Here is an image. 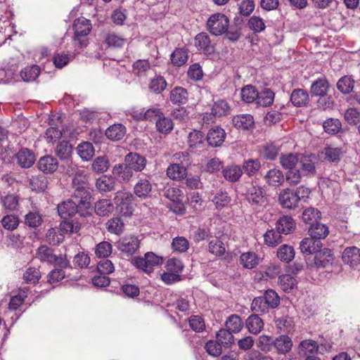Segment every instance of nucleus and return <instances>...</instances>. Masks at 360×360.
<instances>
[{
  "instance_id": "nucleus-21",
  "label": "nucleus",
  "mask_w": 360,
  "mask_h": 360,
  "mask_svg": "<svg viewBox=\"0 0 360 360\" xmlns=\"http://www.w3.org/2000/svg\"><path fill=\"white\" fill-rule=\"evenodd\" d=\"M295 227V223L292 218L289 216L281 217L276 224V229L279 233L289 234Z\"/></svg>"
},
{
  "instance_id": "nucleus-50",
  "label": "nucleus",
  "mask_w": 360,
  "mask_h": 360,
  "mask_svg": "<svg viewBox=\"0 0 360 360\" xmlns=\"http://www.w3.org/2000/svg\"><path fill=\"white\" fill-rule=\"evenodd\" d=\"M105 42L109 47L120 48L126 43V39L122 35L111 32L106 35Z\"/></svg>"
},
{
  "instance_id": "nucleus-30",
  "label": "nucleus",
  "mask_w": 360,
  "mask_h": 360,
  "mask_svg": "<svg viewBox=\"0 0 360 360\" xmlns=\"http://www.w3.org/2000/svg\"><path fill=\"white\" fill-rule=\"evenodd\" d=\"M274 345L278 353L286 354L291 349L292 347V342L290 338L283 335L276 338L274 341Z\"/></svg>"
},
{
  "instance_id": "nucleus-41",
  "label": "nucleus",
  "mask_w": 360,
  "mask_h": 360,
  "mask_svg": "<svg viewBox=\"0 0 360 360\" xmlns=\"http://www.w3.org/2000/svg\"><path fill=\"white\" fill-rule=\"evenodd\" d=\"M1 203L6 211H15L19 205V198L14 194H8L1 198Z\"/></svg>"
},
{
  "instance_id": "nucleus-53",
  "label": "nucleus",
  "mask_w": 360,
  "mask_h": 360,
  "mask_svg": "<svg viewBox=\"0 0 360 360\" xmlns=\"http://www.w3.org/2000/svg\"><path fill=\"white\" fill-rule=\"evenodd\" d=\"M77 149L81 158L86 161L90 160L94 155L95 150L93 145L89 142L80 143Z\"/></svg>"
},
{
  "instance_id": "nucleus-18",
  "label": "nucleus",
  "mask_w": 360,
  "mask_h": 360,
  "mask_svg": "<svg viewBox=\"0 0 360 360\" xmlns=\"http://www.w3.org/2000/svg\"><path fill=\"white\" fill-rule=\"evenodd\" d=\"M152 191V185L147 179H140L134 185V193L139 198L146 199L150 196Z\"/></svg>"
},
{
  "instance_id": "nucleus-29",
  "label": "nucleus",
  "mask_w": 360,
  "mask_h": 360,
  "mask_svg": "<svg viewBox=\"0 0 360 360\" xmlns=\"http://www.w3.org/2000/svg\"><path fill=\"white\" fill-rule=\"evenodd\" d=\"M323 130L330 135H336L342 130V123L338 118L330 117L322 124Z\"/></svg>"
},
{
  "instance_id": "nucleus-48",
  "label": "nucleus",
  "mask_w": 360,
  "mask_h": 360,
  "mask_svg": "<svg viewBox=\"0 0 360 360\" xmlns=\"http://www.w3.org/2000/svg\"><path fill=\"white\" fill-rule=\"evenodd\" d=\"M112 252V245L108 241H102L95 247V255L98 258L105 259L108 257Z\"/></svg>"
},
{
  "instance_id": "nucleus-43",
  "label": "nucleus",
  "mask_w": 360,
  "mask_h": 360,
  "mask_svg": "<svg viewBox=\"0 0 360 360\" xmlns=\"http://www.w3.org/2000/svg\"><path fill=\"white\" fill-rule=\"evenodd\" d=\"M204 136L199 131H193L188 134V143L191 149H200L202 148Z\"/></svg>"
},
{
  "instance_id": "nucleus-27",
  "label": "nucleus",
  "mask_w": 360,
  "mask_h": 360,
  "mask_svg": "<svg viewBox=\"0 0 360 360\" xmlns=\"http://www.w3.org/2000/svg\"><path fill=\"white\" fill-rule=\"evenodd\" d=\"M126 134V128L121 124H115L110 126L105 131L106 136L112 141L122 139Z\"/></svg>"
},
{
  "instance_id": "nucleus-42",
  "label": "nucleus",
  "mask_w": 360,
  "mask_h": 360,
  "mask_svg": "<svg viewBox=\"0 0 360 360\" xmlns=\"http://www.w3.org/2000/svg\"><path fill=\"white\" fill-rule=\"evenodd\" d=\"M274 99V93L270 89H265L258 92V96L256 98V103L262 107L271 105Z\"/></svg>"
},
{
  "instance_id": "nucleus-34",
  "label": "nucleus",
  "mask_w": 360,
  "mask_h": 360,
  "mask_svg": "<svg viewBox=\"0 0 360 360\" xmlns=\"http://www.w3.org/2000/svg\"><path fill=\"white\" fill-rule=\"evenodd\" d=\"M115 180L111 176L103 175L98 178L96 186L101 192H108L115 188Z\"/></svg>"
},
{
  "instance_id": "nucleus-32",
  "label": "nucleus",
  "mask_w": 360,
  "mask_h": 360,
  "mask_svg": "<svg viewBox=\"0 0 360 360\" xmlns=\"http://www.w3.org/2000/svg\"><path fill=\"white\" fill-rule=\"evenodd\" d=\"M240 262L244 268L252 269L259 264V259L255 253L247 252L240 255Z\"/></svg>"
},
{
  "instance_id": "nucleus-58",
  "label": "nucleus",
  "mask_w": 360,
  "mask_h": 360,
  "mask_svg": "<svg viewBox=\"0 0 360 360\" xmlns=\"http://www.w3.org/2000/svg\"><path fill=\"white\" fill-rule=\"evenodd\" d=\"M269 309L270 308L262 296L255 297L251 304V310L257 314H264L269 311Z\"/></svg>"
},
{
  "instance_id": "nucleus-60",
  "label": "nucleus",
  "mask_w": 360,
  "mask_h": 360,
  "mask_svg": "<svg viewBox=\"0 0 360 360\" xmlns=\"http://www.w3.org/2000/svg\"><path fill=\"white\" fill-rule=\"evenodd\" d=\"M37 257L42 262H46L51 264L54 259L53 250L46 245L39 247L37 252Z\"/></svg>"
},
{
  "instance_id": "nucleus-7",
  "label": "nucleus",
  "mask_w": 360,
  "mask_h": 360,
  "mask_svg": "<svg viewBox=\"0 0 360 360\" xmlns=\"http://www.w3.org/2000/svg\"><path fill=\"white\" fill-rule=\"evenodd\" d=\"M245 198L252 205L262 206L266 202L265 191L259 186L252 185L245 193Z\"/></svg>"
},
{
  "instance_id": "nucleus-54",
  "label": "nucleus",
  "mask_w": 360,
  "mask_h": 360,
  "mask_svg": "<svg viewBox=\"0 0 360 360\" xmlns=\"http://www.w3.org/2000/svg\"><path fill=\"white\" fill-rule=\"evenodd\" d=\"M156 128L158 131L167 134L172 130L173 122L170 118L165 117L161 113L156 121Z\"/></svg>"
},
{
  "instance_id": "nucleus-38",
  "label": "nucleus",
  "mask_w": 360,
  "mask_h": 360,
  "mask_svg": "<svg viewBox=\"0 0 360 360\" xmlns=\"http://www.w3.org/2000/svg\"><path fill=\"white\" fill-rule=\"evenodd\" d=\"M355 81L352 76H343L337 83L338 89L342 94H347L352 91Z\"/></svg>"
},
{
  "instance_id": "nucleus-20",
  "label": "nucleus",
  "mask_w": 360,
  "mask_h": 360,
  "mask_svg": "<svg viewBox=\"0 0 360 360\" xmlns=\"http://www.w3.org/2000/svg\"><path fill=\"white\" fill-rule=\"evenodd\" d=\"M310 237L304 238L300 245L302 253L305 256H311L315 253V236H313L314 229L309 228Z\"/></svg>"
},
{
  "instance_id": "nucleus-61",
  "label": "nucleus",
  "mask_w": 360,
  "mask_h": 360,
  "mask_svg": "<svg viewBox=\"0 0 360 360\" xmlns=\"http://www.w3.org/2000/svg\"><path fill=\"white\" fill-rule=\"evenodd\" d=\"M217 340L222 346H229L233 342V333L227 329H221L217 334Z\"/></svg>"
},
{
  "instance_id": "nucleus-49",
  "label": "nucleus",
  "mask_w": 360,
  "mask_h": 360,
  "mask_svg": "<svg viewBox=\"0 0 360 360\" xmlns=\"http://www.w3.org/2000/svg\"><path fill=\"white\" fill-rule=\"evenodd\" d=\"M229 112V105L224 100H219L214 102L212 108V114L217 117L226 116Z\"/></svg>"
},
{
  "instance_id": "nucleus-39",
  "label": "nucleus",
  "mask_w": 360,
  "mask_h": 360,
  "mask_svg": "<svg viewBox=\"0 0 360 360\" xmlns=\"http://www.w3.org/2000/svg\"><path fill=\"white\" fill-rule=\"evenodd\" d=\"M278 258L285 263H289L295 257L294 248L288 245H282L277 250Z\"/></svg>"
},
{
  "instance_id": "nucleus-13",
  "label": "nucleus",
  "mask_w": 360,
  "mask_h": 360,
  "mask_svg": "<svg viewBox=\"0 0 360 360\" xmlns=\"http://www.w3.org/2000/svg\"><path fill=\"white\" fill-rule=\"evenodd\" d=\"M226 138V133L222 128H212L207 133V141L210 146L212 147L220 146Z\"/></svg>"
},
{
  "instance_id": "nucleus-19",
  "label": "nucleus",
  "mask_w": 360,
  "mask_h": 360,
  "mask_svg": "<svg viewBox=\"0 0 360 360\" xmlns=\"http://www.w3.org/2000/svg\"><path fill=\"white\" fill-rule=\"evenodd\" d=\"M58 167L57 160L50 155L41 158L38 162L39 169L44 173H53L56 171Z\"/></svg>"
},
{
  "instance_id": "nucleus-59",
  "label": "nucleus",
  "mask_w": 360,
  "mask_h": 360,
  "mask_svg": "<svg viewBox=\"0 0 360 360\" xmlns=\"http://www.w3.org/2000/svg\"><path fill=\"white\" fill-rule=\"evenodd\" d=\"M248 27L255 33L262 32L266 27L264 20L255 15L252 16L248 20Z\"/></svg>"
},
{
  "instance_id": "nucleus-55",
  "label": "nucleus",
  "mask_w": 360,
  "mask_h": 360,
  "mask_svg": "<svg viewBox=\"0 0 360 360\" xmlns=\"http://www.w3.org/2000/svg\"><path fill=\"white\" fill-rule=\"evenodd\" d=\"M279 285L285 292H290L297 286V282L294 277L289 274L279 276Z\"/></svg>"
},
{
  "instance_id": "nucleus-1",
  "label": "nucleus",
  "mask_w": 360,
  "mask_h": 360,
  "mask_svg": "<svg viewBox=\"0 0 360 360\" xmlns=\"http://www.w3.org/2000/svg\"><path fill=\"white\" fill-rule=\"evenodd\" d=\"M75 36L73 43L76 48L82 49L88 44L86 36L91 30V23L89 20L84 18H79L75 20L73 24Z\"/></svg>"
},
{
  "instance_id": "nucleus-40",
  "label": "nucleus",
  "mask_w": 360,
  "mask_h": 360,
  "mask_svg": "<svg viewBox=\"0 0 360 360\" xmlns=\"http://www.w3.org/2000/svg\"><path fill=\"white\" fill-rule=\"evenodd\" d=\"M226 328L232 333H236L241 330L243 326L240 317L236 314L229 316L225 323Z\"/></svg>"
},
{
  "instance_id": "nucleus-57",
  "label": "nucleus",
  "mask_w": 360,
  "mask_h": 360,
  "mask_svg": "<svg viewBox=\"0 0 360 360\" xmlns=\"http://www.w3.org/2000/svg\"><path fill=\"white\" fill-rule=\"evenodd\" d=\"M258 96V91L255 87L252 85H247L241 90V97L243 101L252 103L256 100Z\"/></svg>"
},
{
  "instance_id": "nucleus-26",
  "label": "nucleus",
  "mask_w": 360,
  "mask_h": 360,
  "mask_svg": "<svg viewBox=\"0 0 360 360\" xmlns=\"http://www.w3.org/2000/svg\"><path fill=\"white\" fill-rule=\"evenodd\" d=\"M95 212L101 217L108 216L114 210V205L108 199H101L95 203Z\"/></svg>"
},
{
  "instance_id": "nucleus-35",
  "label": "nucleus",
  "mask_w": 360,
  "mask_h": 360,
  "mask_svg": "<svg viewBox=\"0 0 360 360\" xmlns=\"http://www.w3.org/2000/svg\"><path fill=\"white\" fill-rule=\"evenodd\" d=\"M113 174L123 181H129L133 176V170L126 164L115 165L112 169Z\"/></svg>"
},
{
  "instance_id": "nucleus-45",
  "label": "nucleus",
  "mask_w": 360,
  "mask_h": 360,
  "mask_svg": "<svg viewBox=\"0 0 360 360\" xmlns=\"http://www.w3.org/2000/svg\"><path fill=\"white\" fill-rule=\"evenodd\" d=\"M72 151V146L68 141H60L56 148V154L60 160L68 161Z\"/></svg>"
},
{
  "instance_id": "nucleus-6",
  "label": "nucleus",
  "mask_w": 360,
  "mask_h": 360,
  "mask_svg": "<svg viewBox=\"0 0 360 360\" xmlns=\"http://www.w3.org/2000/svg\"><path fill=\"white\" fill-rule=\"evenodd\" d=\"M323 244L316 242V269L328 268L334 261V255L329 248H322Z\"/></svg>"
},
{
  "instance_id": "nucleus-64",
  "label": "nucleus",
  "mask_w": 360,
  "mask_h": 360,
  "mask_svg": "<svg viewBox=\"0 0 360 360\" xmlns=\"http://www.w3.org/2000/svg\"><path fill=\"white\" fill-rule=\"evenodd\" d=\"M109 162L105 157L100 156L96 158L92 162V169L97 173H103L109 168Z\"/></svg>"
},
{
  "instance_id": "nucleus-10",
  "label": "nucleus",
  "mask_w": 360,
  "mask_h": 360,
  "mask_svg": "<svg viewBox=\"0 0 360 360\" xmlns=\"http://www.w3.org/2000/svg\"><path fill=\"white\" fill-rule=\"evenodd\" d=\"M278 200L283 208L292 209L297 207L299 200L295 191L287 188L281 191Z\"/></svg>"
},
{
  "instance_id": "nucleus-25",
  "label": "nucleus",
  "mask_w": 360,
  "mask_h": 360,
  "mask_svg": "<svg viewBox=\"0 0 360 360\" xmlns=\"http://www.w3.org/2000/svg\"><path fill=\"white\" fill-rule=\"evenodd\" d=\"M48 185L47 178L44 174L33 175L29 179V186L36 192L44 191Z\"/></svg>"
},
{
  "instance_id": "nucleus-12",
  "label": "nucleus",
  "mask_w": 360,
  "mask_h": 360,
  "mask_svg": "<svg viewBox=\"0 0 360 360\" xmlns=\"http://www.w3.org/2000/svg\"><path fill=\"white\" fill-rule=\"evenodd\" d=\"M58 212L61 218L67 219L77 212L79 214V205L72 200H66L58 205Z\"/></svg>"
},
{
  "instance_id": "nucleus-52",
  "label": "nucleus",
  "mask_w": 360,
  "mask_h": 360,
  "mask_svg": "<svg viewBox=\"0 0 360 360\" xmlns=\"http://www.w3.org/2000/svg\"><path fill=\"white\" fill-rule=\"evenodd\" d=\"M46 238L49 244L56 245L64 240L65 236L61 233L60 229L54 227L48 230Z\"/></svg>"
},
{
  "instance_id": "nucleus-62",
  "label": "nucleus",
  "mask_w": 360,
  "mask_h": 360,
  "mask_svg": "<svg viewBox=\"0 0 360 360\" xmlns=\"http://www.w3.org/2000/svg\"><path fill=\"white\" fill-rule=\"evenodd\" d=\"M262 297L269 308H276L280 303V297L274 290L269 289L266 290Z\"/></svg>"
},
{
  "instance_id": "nucleus-2",
  "label": "nucleus",
  "mask_w": 360,
  "mask_h": 360,
  "mask_svg": "<svg viewBox=\"0 0 360 360\" xmlns=\"http://www.w3.org/2000/svg\"><path fill=\"white\" fill-rule=\"evenodd\" d=\"M163 258L152 252H146L143 257H134L132 264L143 271L150 274L153 271L155 266L161 264Z\"/></svg>"
},
{
  "instance_id": "nucleus-28",
  "label": "nucleus",
  "mask_w": 360,
  "mask_h": 360,
  "mask_svg": "<svg viewBox=\"0 0 360 360\" xmlns=\"http://www.w3.org/2000/svg\"><path fill=\"white\" fill-rule=\"evenodd\" d=\"M266 182L271 186H279L283 182V175L278 169H271L264 176Z\"/></svg>"
},
{
  "instance_id": "nucleus-8",
  "label": "nucleus",
  "mask_w": 360,
  "mask_h": 360,
  "mask_svg": "<svg viewBox=\"0 0 360 360\" xmlns=\"http://www.w3.org/2000/svg\"><path fill=\"white\" fill-rule=\"evenodd\" d=\"M140 241L138 238L133 236H128L122 238L117 243L118 250L127 255H131L135 253L139 248Z\"/></svg>"
},
{
  "instance_id": "nucleus-15",
  "label": "nucleus",
  "mask_w": 360,
  "mask_h": 360,
  "mask_svg": "<svg viewBox=\"0 0 360 360\" xmlns=\"http://www.w3.org/2000/svg\"><path fill=\"white\" fill-rule=\"evenodd\" d=\"M232 122L236 128L244 130L251 129L255 126L254 118L249 114L238 115L233 117Z\"/></svg>"
},
{
  "instance_id": "nucleus-5",
  "label": "nucleus",
  "mask_w": 360,
  "mask_h": 360,
  "mask_svg": "<svg viewBox=\"0 0 360 360\" xmlns=\"http://www.w3.org/2000/svg\"><path fill=\"white\" fill-rule=\"evenodd\" d=\"M229 25V18L222 13L212 15L207 21V27L210 33L219 36L224 33Z\"/></svg>"
},
{
  "instance_id": "nucleus-24",
  "label": "nucleus",
  "mask_w": 360,
  "mask_h": 360,
  "mask_svg": "<svg viewBox=\"0 0 360 360\" xmlns=\"http://www.w3.org/2000/svg\"><path fill=\"white\" fill-rule=\"evenodd\" d=\"M167 176L173 180H179L186 176V165H181L179 162L171 164L167 169Z\"/></svg>"
},
{
  "instance_id": "nucleus-33",
  "label": "nucleus",
  "mask_w": 360,
  "mask_h": 360,
  "mask_svg": "<svg viewBox=\"0 0 360 360\" xmlns=\"http://www.w3.org/2000/svg\"><path fill=\"white\" fill-rule=\"evenodd\" d=\"M260 167L261 163L258 159H248L244 160L241 169L248 176H252L257 174Z\"/></svg>"
},
{
  "instance_id": "nucleus-31",
  "label": "nucleus",
  "mask_w": 360,
  "mask_h": 360,
  "mask_svg": "<svg viewBox=\"0 0 360 360\" xmlns=\"http://www.w3.org/2000/svg\"><path fill=\"white\" fill-rule=\"evenodd\" d=\"M246 327L250 333L257 335L262 330L264 323L258 315H252L246 320Z\"/></svg>"
},
{
  "instance_id": "nucleus-63",
  "label": "nucleus",
  "mask_w": 360,
  "mask_h": 360,
  "mask_svg": "<svg viewBox=\"0 0 360 360\" xmlns=\"http://www.w3.org/2000/svg\"><path fill=\"white\" fill-rule=\"evenodd\" d=\"M42 222L41 216L39 212H30L25 217V223L30 227L37 228Z\"/></svg>"
},
{
  "instance_id": "nucleus-36",
  "label": "nucleus",
  "mask_w": 360,
  "mask_h": 360,
  "mask_svg": "<svg viewBox=\"0 0 360 360\" xmlns=\"http://www.w3.org/2000/svg\"><path fill=\"white\" fill-rule=\"evenodd\" d=\"M40 68L38 65H34L27 66L20 72V76L26 82H34L39 75Z\"/></svg>"
},
{
  "instance_id": "nucleus-17",
  "label": "nucleus",
  "mask_w": 360,
  "mask_h": 360,
  "mask_svg": "<svg viewBox=\"0 0 360 360\" xmlns=\"http://www.w3.org/2000/svg\"><path fill=\"white\" fill-rule=\"evenodd\" d=\"M223 176L229 182H236L243 174V170L239 165L232 164L227 165L222 170Z\"/></svg>"
},
{
  "instance_id": "nucleus-16",
  "label": "nucleus",
  "mask_w": 360,
  "mask_h": 360,
  "mask_svg": "<svg viewBox=\"0 0 360 360\" xmlns=\"http://www.w3.org/2000/svg\"><path fill=\"white\" fill-rule=\"evenodd\" d=\"M315 342L312 340L302 341L298 346V354L306 356L305 360H315L314 359Z\"/></svg>"
},
{
  "instance_id": "nucleus-11",
  "label": "nucleus",
  "mask_w": 360,
  "mask_h": 360,
  "mask_svg": "<svg viewBox=\"0 0 360 360\" xmlns=\"http://www.w3.org/2000/svg\"><path fill=\"white\" fill-rule=\"evenodd\" d=\"M343 155L341 148L326 145L321 151L320 157L329 162H337Z\"/></svg>"
},
{
  "instance_id": "nucleus-22",
  "label": "nucleus",
  "mask_w": 360,
  "mask_h": 360,
  "mask_svg": "<svg viewBox=\"0 0 360 360\" xmlns=\"http://www.w3.org/2000/svg\"><path fill=\"white\" fill-rule=\"evenodd\" d=\"M195 46L198 50L205 53H210L213 51L210 37L205 32L199 33L195 36Z\"/></svg>"
},
{
  "instance_id": "nucleus-14",
  "label": "nucleus",
  "mask_w": 360,
  "mask_h": 360,
  "mask_svg": "<svg viewBox=\"0 0 360 360\" xmlns=\"http://www.w3.org/2000/svg\"><path fill=\"white\" fill-rule=\"evenodd\" d=\"M126 164L133 171H141L144 169L146 164L145 158L137 153H129L124 160Z\"/></svg>"
},
{
  "instance_id": "nucleus-51",
  "label": "nucleus",
  "mask_w": 360,
  "mask_h": 360,
  "mask_svg": "<svg viewBox=\"0 0 360 360\" xmlns=\"http://www.w3.org/2000/svg\"><path fill=\"white\" fill-rule=\"evenodd\" d=\"M188 58V52L184 49H176L171 54V61L176 66L185 64Z\"/></svg>"
},
{
  "instance_id": "nucleus-46",
  "label": "nucleus",
  "mask_w": 360,
  "mask_h": 360,
  "mask_svg": "<svg viewBox=\"0 0 360 360\" xmlns=\"http://www.w3.org/2000/svg\"><path fill=\"white\" fill-rule=\"evenodd\" d=\"M281 233H279L278 231H275L274 229L268 230L264 234V243L270 247H275L279 243L282 242V236H281Z\"/></svg>"
},
{
  "instance_id": "nucleus-4",
  "label": "nucleus",
  "mask_w": 360,
  "mask_h": 360,
  "mask_svg": "<svg viewBox=\"0 0 360 360\" xmlns=\"http://www.w3.org/2000/svg\"><path fill=\"white\" fill-rule=\"evenodd\" d=\"M74 196L77 200L79 214L86 217L91 213V193L88 186L76 187Z\"/></svg>"
},
{
  "instance_id": "nucleus-44",
  "label": "nucleus",
  "mask_w": 360,
  "mask_h": 360,
  "mask_svg": "<svg viewBox=\"0 0 360 360\" xmlns=\"http://www.w3.org/2000/svg\"><path fill=\"white\" fill-rule=\"evenodd\" d=\"M106 229L111 233L120 235L124 231V224L120 217H113L106 223Z\"/></svg>"
},
{
  "instance_id": "nucleus-23",
  "label": "nucleus",
  "mask_w": 360,
  "mask_h": 360,
  "mask_svg": "<svg viewBox=\"0 0 360 360\" xmlns=\"http://www.w3.org/2000/svg\"><path fill=\"white\" fill-rule=\"evenodd\" d=\"M18 163L25 168L30 167L35 161L34 155L27 148L20 150L16 155Z\"/></svg>"
},
{
  "instance_id": "nucleus-3",
  "label": "nucleus",
  "mask_w": 360,
  "mask_h": 360,
  "mask_svg": "<svg viewBox=\"0 0 360 360\" xmlns=\"http://www.w3.org/2000/svg\"><path fill=\"white\" fill-rule=\"evenodd\" d=\"M134 195L127 191H119L115 193L114 202L117 210L124 216H130L133 212L132 202Z\"/></svg>"
},
{
  "instance_id": "nucleus-37",
  "label": "nucleus",
  "mask_w": 360,
  "mask_h": 360,
  "mask_svg": "<svg viewBox=\"0 0 360 360\" xmlns=\"http://www.w3.org/2000/svg\"><path fill=\"white\" fill-rule=\"evenodd\" d=\"M187 100V91L182 87H175L170 93V101L174 104H184Z\"/></svg>"
},
{
  "instance_id": "nucleus-9",
  "label": "nucleus",
  "mask_w": 360,
  "mask_h": 360,
  "mask_svg": "<svg viewBox=\"0 0 360 360\" xmlns=\"http://www.w3.org/2000/svg\"><path fill=\"white\" fill-rule=\"evenodd\" d=\"M342 259L345 264L351 268H357L360 265V248L356 246L346 248L342 252Z\"/></svg>"
},
{
  "instance_id": "nucleus-47",
  "label": "nucleus",
  "mask_w": 360,
  "mask_h": 360,
  "mask_svg": "<svg viewBox=\"0 0 360 360\" xmlns=\"http://www.w3.org/2000/svg\"><path fill=\"white\" fill-rule=\"evenodd\" d=\"M290 101L295 106H302L307 103L309 101V96L304 90L296 89L291 94Z\"/></svg>"
},
{
  "instance_id": "nucleus-56",
  "label": "nucleus",
  "mask_w": 360,
  "mask_h": 360,
  "mask_svg": "<svg viewBox=\"0 0 360 360\" xmlns=\"http://www.w3.org/2000/svg\"><path fill=\"white\" fill-rule=\"evenodd\" d=\"M299 158L297 155L293 153H288L282 155L280 157V163L285 169L291 170L298 163Z\"/></svg>"
}]
</instances>
